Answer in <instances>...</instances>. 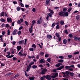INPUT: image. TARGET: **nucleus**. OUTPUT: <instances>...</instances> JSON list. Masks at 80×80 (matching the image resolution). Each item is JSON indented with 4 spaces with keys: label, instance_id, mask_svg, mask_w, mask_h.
Segmentation results:
<instances>
[{
    "label": "nucleus",
    "instance_id": "9d476101",
    "mask_svg": "<svg viewBox=\"0 0 80 80\" xmlns=\"http://www.w3.org/2000/svg\"><path fill=\"white\" fill-rule=\"evenodd\" d=\"M60 65H62V63H58V64L56 65L55 67H59Z\"/></svg>",
    "mask_w": 80,
    "mask_h": 80
},
{
    "label": "nucleus",
    "instance_id": "ddd939ff",
    "mask_svg": "<svg viewBox=\"0 0 80 80\" xmlns=\"http://www.w3.org/2000/svg\"><path fill=\"white\" fill-rule=\"evenodd\" d=\"M39 63H45L44 59H41L39 61Z\"/></svg>",
    "mask_w": 80,
    "mask_h": 80
},
{
    "label": "nucleus",
    "instance_id": "412c9836",
    "mask_svg": "<svg viewBox=\"0 0 80 80\" xmlns=\"http://www.w3.org/2000/svg\"><path fill=\"white\" fill-rule=\"evenodd\" d=\"M50 0H46V5H48V4H49V3H50Z\"/></svg>",
    "mask_w": 80,
    "mask_h": 80
},
{
    "label": "nucleus",
    "instance_id": "a878e982",
    "mask_svg": "<svg viewBox=\"0 0 80 80\" xmlns=\"http://www.w3.org/2000/svg\"><path fill=\"white\" fill-rule=\"evenodd\" d=\"M72 8H69L68 10V12H69V13H70V12H71V11H72Z\"/></svg>",
    "mask_w": 80,
    "mask_h": 80
},
{
    "label": "nucleus",
    "instance_id": "37998d69",
    "mask_svg": "<svg viewBox=\"0 0 80 80\" xmlns=\"http://www.w3.org/2000/svg\"><path fill=\"white\" fill-rule=\"evenodd\" d=\"M48 15H49V17H52V14L50 13H48Z\"/></svg>",
    "mask_w": 80,
    "mask_h": 80
},
{
    "label": "nucleus",
    "instance_id": "1a4fd4ad",
    "mask_svg": "<svg viewBox=\"0 0 80 80\" xmlns=\"http://www.w3.org/2000/svg\"><path fill=\"white\" fill-rule=\"evenodd\" d=\"M64 17H68V12H64Z\"/></svg>",
    "mask_w": 80,
    "mask_h": 80
},
{
    "label": "nucleus",
    "instance_id": "8fccbe9b",
    "mask_svg": "<svg viewBox=\"0 0 80 80\" xmlns=\"http://www.w3.org/2000/svg\"><path fill=\"white\" fill-rule=\"evenodd\" d=\"M25 23L26 25L27 26H28V22H27L26 21H25Z\"/></svg>",
    "mask_w": 80,
    "mask_h": 80
},
{
    "label": "nucleus",
    "instance_id": "bb28decb",
    "mask_svg": "<svg viewBox=\"0 0 80 80\" xmlns=\"http://www.w3.org/2000/svg\"><path fill=\"white\" fill-rule=\"evenodd\" d=\"M0 14V15L1 17H3V16H4V15H5V12H2Z\"/></svg>",
    "mask_w": 80,
    "mask_h": 80
},
{
    "label": "nucleus",
    "instance_id": "c85d7f7f",
    "mask_svg": "<svg viewBox=\"0 0 80 80\" xmlns=\"http://www.w3.org/2000/svg\"><path fill=\"white\" fill-rule=\"evenodd\" d=\"M35 63H34V62H31L29 64V66H31V65H34Z\"/></svg>",
    "mask_w": 80,
    "mask_h": 80
},
{
    "label": "nucleus",
    "instance_id": "4c0bfd02",
    "mask_svg": "<svg viewBox=\"0 0 80 80\" xmlns=\"http://www.w3.org/2000/svg\"><path fill=\"white\" fill-rule=\"evenodd\" d=\"M58 58H61V59H63L64 58V57L62 56H58Z\"/></svg>",
    "mask_w": 80,
    "mask_h": 80
},
{
    "label": "nucleus",
    "instance_id": "e2e57ef3",
    "mask_svg": "<svg viewBox=\"0 0 80 80\" xmlns=\"http://www.w3.org/2000/svg\"><path fill=\"white\" fill-rule=\"evenodd\" d=\"M6 33V32H5V31H3L2 32V35H4Z\"/></svg>",
    "mask_w": 80,
    "mask_h": 80
},
{
    "label": "nucleus",
    "instance_id": "4be33fe9",
    "mask_svg": "<svg viewBox=\"0 0 80 80\" xmlns=\"http://www.w3.org/2000/svg\"><path fill=\"white\" fill-rule=\"evenodd\" d=\"M0 21L4 23V22H5L6 20H5V19L2 18L0 19Z\"/></svg>",
    "mask_w": 80,
    "mask_h": 80
},
{
    "label": "nucleus",
    "instance_id": "603ef678",
    "mask_svg": "<svg viewBox=\"0 0 80 80\" xmlns=\"http://www.w3.org/2000/svg\"><path fill=\"white\" fill-rule=\"evenodd\" d=\"M68 70L69 71H70L71 72H72L73 70V69L72 68H70L68 69Z\"/></svg>",
    "mask_w": 80,
    "mask_h": 80
},
{
    "label": "nucleus",
    "instance_id": "c03bdc74",
    "mask_svg": "<svg viewBox=\"0 0 80 80\" xmlns=\"http://www.w3.org/2000/svg\"><path fill=\"white\" fill-rule=\"evenodd\" d=\"M27 39H25L24 40V45H27Z\"/></svg>",
    "mask_w": 80,
    "mask_h": 80
},
{
    "label": "nucleus",
    "instance_id": "cd10ccee",
    "mask_svg": "<svg viewBox=\"0 0 80 80\" xmlns=\"http://www.w3.org/2000/svg\"><path fill=\"white\" fill-rule=\"evenodd\" d=\"M65 68L66 69H69V68H70V66H66L65 67Z\"/></svg>",
    "mask_w": 80,
    "mask_h": 80
},
{
    "label": "nucleus",
    "instance_id": "3c124183",
    "mask_svg": "<svg viewBox=\"0 0 80 80\" xmlns=\"http://www.w3.org/2000/svg\"><path fill=\"white\" fill-rule=\"evenodd\" d=\"M39 67H40V68H43V66L42 65V64H40L39 65Z\"/></svg>",
    "mask_w": 80,
    "mask_h": 80
},
{
    "label": "nucleus",
    "instance_id": "2f4dec72",
    "mask_svg": "<svg viewBox=\"0 0 80 80\" xmlns=\"http://www.w3.org/2000/svg\"><path fill=\"white\" fill-rule=\"evenodd\" d=\"M47 37L48 38H52V36L51 35H47Z\"/></svg>",
    "mask_w": 80,
    "mask_h": 80
},
{
    "label": "nucleus",
    "instance_id": "bf43d9fd",
    "mask_svg": "<svg viewBox=\"0 0 80 80\" xmlns=\"http://www.w3.org/2000/svg\"><path fill=\"white\" fill-rule=\"evenodd\" d=\"M32 11L33 12H35V8H33L32 9Z\"/></svg>",
    "mask_w": 80,
    "mask_h": 80
},
{
    "label": "nucleus",
    "instance_id": "7ed1b4c3",
    "mask_svg": "<svg viewBox=\"0 0 80 80\" xmlns=\"http://www.w3.org/2000/svg\"><path fill=\"white\" fill-rule=\"evenodd\" d=\"M10 52H7L5 56L6 57H8V58H12V57H14V55H13L10 56Z\"/></svg>",
    "mask_w": 80,
    "mask_h": 80
},
{
    "label": "nucleus",
    "instance_id": "5701e85b",
    "mask_svg": "<svg viewBox=\"0 0 80 80\" xmlns=\"http://www.w3.org/2000/svg\"><path fill=\"white\" fill-rule=\"evenodd\" d=\"M32 67L33 69H36V68H37V65H33Z\"/></svg>",
    "mask_w": 80,
    "mask_h": 80
},
{
    "label": "nucleus",
    "instance_id": "4468645a",
    "mask_svg": "<svg viewBox=\"0 0 80 80\" xmlns=\"http://www.w3.org/2000/svg\"><path fill=\"white\" fill-rule=\"evenodd\" d=\"M74 40H76V41H77V40H78V41H80V37H75V38H74Z\"/></svg>",
    "mask_w": 80,
    "mask_h": 80
},
{
    "label": "nucleus",
    "instance_id": "aec40b11",
    "mask_svg": "<svg viewBox=\"0 0 80 80\" xmlns=\"http://www.w3.org/2000/svg\"><path fill=\"white\" fill-rule=\"evenodd\" d=\"M32 47H33V48H34V51H35V50H36V45H35V44H33L32 45Z\"/></svg>",
    "mask_w": 80,
    "mask_h": 80
},
{
    "label": "nucleus",
    "instance_id": "de8ad7c7",
    "mask_svg": "<svg viewBox=\"0 0 80 80\" xmlns=\"http://www.w3.org/2000/svg\"><path fill=\"white\" fill-rule=\"evenodd\" d=\"M30 69V67H28L26 70V72H28Z\"/></svg>",
    "mask_w": 80,
    "mask_h": 80
},
{
    "label": "nucleus",
    "instance_id": "a211bd4d",
    "mask_svg": "<svg viewBox=\"0 0 80 80\" xmlns=\"http://www.w3.org/2000/svg\"><path fill=\"white\" fill-rule=\"evenodd\" d=\"M49 11V12L50 13H52V15H53V13H54V12H53V11L52 10H51L50 9H48Z\"/></svg>",
    "mask_w": 80,
    "mask_h": 80
},
{
    "label": "nucleus",
    "instance_id": "680f3d73",
    "mask_svg": "<svg viewBox=\"0 0 80 80\" xmlns=\"http://www.w3.org/2000/svg\"><path fill=\"white\" fill-rule=\"evenodd\" d=\"M70 72H68V71H66V75H68V74H69Z\"/></svg>",
    "mask_w": 80,
    "mask_h": 80
},
{
    "label": "nucleus",
    "instance_id": "79ce46f5",
    "mask_svg": "<svg viewBox=\"0 0 80 80\" xmlns=\"http://www.w3.org/2000/svg\"><path fill=\"white\" fill-rule=\"evenodd\" d=\"M32 30H33L32 29H31V28H29V31L30 33H32Z\"/></svg>",
    "mask_w": 80,
    "mask_h": 80
},
{
    "label": "nucleus",
    "instance_id": "4d7b16f0",
    "mask_svg": "<svg viewBox=\"0 0 80 80\" xmlns=\"http://www.w3.org/2000/svg\"><path fill=\"white\" fill-rule=\"evenodd\" d=\"M70 75L72 77H73V75H74V73H73L72 72H70Z\"/></svg>",
    "mask_w": 80,
    "mask_h": 80
},
{
    "label": "nucleus",
    "instance_id": "2eb2a0df",
    "mask_svg": "<svg viewBox=\"0 0 80 80\" xmlns=\"http://www.w3.org/2000/svg\"><path fill=\"white\" fill-rule=\"evenodd\" d=\"M22 46H18L17 47V49L18 50V51H19V50H20Z\"/></svg>",
    "mask_w": 80,
    "mask_h": 80
},
{
    "label": "nucleus",
    "instance_id": "6e6552de",
    "mask_svg": "<svg viewBox=\"0 0 80 80\" xmlns=\"http://www.w3.org/2000/svg\"><path fill=\"white\" fill-rule=\"evenodd\" d=\"M64 68V66L62 65L59 68H57V70H62V69L63 68Z\"/></svg>",
    "mask_w": 80,
    "mask_h": 80
},
{
    "label": "nucleus",
    "instance_id": "6ab92c4d",
    "mask_svg": "<svg viewBox=\"0 0 80 80\" xmlns=\"http://www.w3.org/2000/svg\"><path fill=\"white\" fill-rule=\"evenodd\" d=\"M35 77L33 76L32 77H29L28 78L30 80H33L35 79Z\"/></svg>",
    "mask_w": 80,
    "mask_h": 80
},
{
    "label": "nucleus",
    "instance_id": "5fc2aeb1",
    "mask_svg": "<svg viewBox=\"0 0 80 80\" xmlns=\"http://www.w3.org/2000/svg\"><path fill=\"white\" fill-rule=\"evenodd\" d=\"M40 80H45V78L41 77L40 78Z\"/></svg>",
    "mask_w": 80,
    "mask_h": 80
},
{
    "label": "nucleus",
    "instance_id": "b1692460",
    "mask_svg": "<svg viewBox=\"0 0 80 80\" xmlns=\"http://www.w3.org/2000/svg\"><path fill=\"white\" fill-rule=\"evenodd\" d=\"M44 55V52L41 51L39 53V55L41 56H42Z\"/></svg>",
    "mask_w": 80,
    "mask_h": 80
},
{
    "label": "nucleus",
    "instance_id": "72a5a7b5",
    "mask_svg": "<svg viewBox=\"0 0 80 80\" xmlns=\"http://www.w3.org/2000/svg\"><path fill=\"white\" fill-rule=\"evenodd\" d=\"M58 62H59L60 63H63V60L62 59L58 60Z\"/></svg>",
    "mask_w": 80,
    "mask_h": 80
},
{
    "label": "nucleus",
    "instance_id": "423d86ee",
    "mask_svg": "<svg viewBox=\"0 0 80 80\" xmlns=\"http://www.w3.org/2000/svg\"><path fill=\"white\" fill-rule=\"evenodd\" d=\"M18 43L19 44H21V45H23L24 44V40H22L19 41Z\"/></svg>",
    "mask_w": 80,
    "mask_h": 80
},
{
    "label": "nucleus",
    "instance_id": "e433bc0d",
    "mask_svg": "<svg viewBox=\"0 0 80 80\" xmlns=\"http://www.w3.org/2000/svg\"><path fill=\"white\" fill-rule=\"evenodd\" d=\"M64 32L65 33H66V34H68V31H67V30L66 29L64 31Z\"/></svg>",
    "mask_w": 80,
    "mask_h": 80
},
{
    "label": "nucleus",
    "instance_id": "774afa93",
    "mask_svg": "<svg viewBox=\"0 0 80 80\" xmlns=\"http://www.w3.org/2000/svg\"><path fill=\"white\" fill-rule=\"evenodd\" d=\"M59 38L58 39V42H60L61 41V38Z\"/></svg>",
    "mask_w": 80,
    "mask_h": 80
},
{
    "label": "nucleus",
    "instance_id": "49530a36",
    "mask_svg": "<svg viewBox=\"0 0 80 80\" xmlns=\"http://www.w3.org/2000/svg\"><path fill=\"white\" fill-rule=\"evenodd\" d=\"M69 37L70 38H72L73 37V35L72 34H70L69 35Z\"/></svg>",
    "mask_w": 80,
    "mask_h": 80
},
{
    "label": "nucleus",
    "instance_id": "ea45409f",
    "mask_svg": "<svg viewBox=\"0 0 80 80\" xmlns=\"http://www.w3.org/2000/svg\"><path fill=\"white\" fill-rule=\"evenodd\" d=\"M68 58H72V57H73V56H72V55H68Z\"/></svg>",
    "mask_w": 80,
    "mask_h": 80
},
{
    "label": "nucleus",
    "instance_id": "f8f14e48",
    "mask_svg": "<svg viewBox=\"0 0 80 80\" xmlns=\"http://www.w3.org/2000/svg\"><path fill=\"white\" fill-rule=\"evenodd\" d=\"M76 20H78H78H80V15H77L76 16Z\"/></svg>",
    "mask_w": 80,
    "mask_h": 80
},
{
    "label": "nucleus",
    "instance_id": "09e8293b",
    "mask_svg": "<svg viewBox=\"0 0 80 80\" xmlns=\"http://www.w3.org/2000/svg\"><path fill=\"white\" fill-rule=\"evenodd\" d=\"M57 68L56 69H53L52 70V72H57V70H58V69H57Z\"/></svg>",
    "mask_w": 80,
    "mask_h": 80
},
{
    "label": "nucleus",
    "instance_id": "0eeeda50",
    "mask_svg": "<svg viewBox=\"0 0 80 80\" xmlns=\"http://www.w3.org/2000/svg\"><path fill=\"white\" fill-rule=\"evenodd\" d=\"M59 16L63 17H64V12H59Z\"/></svg>",
    "mask_w": 80,
    "mask_h": 80
},
{
    "label": "nucleus",
    "instance_id": "58836bf2",
    "mask_svg": "<svg viewBox=\"0 0 80 80\" xmlns=\"http://www.w3.org/2000/svg\"><path fill=\"white\" fill-rule=\"evenodd\" d=\"M51 60H52V59H51V58H48L47 59V61L48 62H50V61H51Z\"/></svg>",
    "mask_w": 80,
    "mask_h": 80
},
{
    "label": "nucleus",
    "instance_id": "a19ab883",
    "mask_svg": "<svg viewBox=\"0 0 80 80\" xmlns=\"http://www.w3.org/2000/svg\"><path fill=\"white\" fill-rule=\"evenodd\" d=\"M7 35H10V30H8V31H7Z\"/></svg>",
    "mask_w": 80,
    "mask_h": 80
},
{
    "label": "nucleus",
    "instance_id": "338daca9",
    "mask_svg": "<svg viewBox=\"0 0 80 80\" xmlns=\"http://www.w3.org/2000/svg\"><path fill=\"white\" fill-rule=\"evenodd\" d=\"M21 31H19L18 32V34L19 35H20L21 34Z\"/></svg>",
    "mask_w": 80,
    "mask_h": 80
},
{
    "label": "nucleus",
    "instance_id": "864d4df0",
    "mask_svg": "<svg viewBox=\"0 0 80 80\" xmlns=\"http://www.w3.org/2000/svg\"><path fill=\"white\" fill-rule=\"evenodd\" d=\"M79 52H74L73 53L74 55H77V54H79Z\"/></svg>",
    "mask_w": 80,
    "mask_h": 80
},
{
    "label": "nucleus",
    "instance_id": "6e6d98bb",
    "mask_svg": "<svg viewBox=\"0 0 80 80\" xmlns=\"http://www.w3.org/2000/svg\"><path fill=\"white\" fill-rule=\"evenodd\" d=\"M17 23H18V24H21V21H20V20H19L18 21Z\"/></svg>",
    "mask_w": 80,
    "mask_h": 80
},
{
    "label": "nucleus",
    "instance_id": "f257e3e1",
    "mask_svg": "<svg viewBox=\"0 0 80 80\" xmlns=\"http://www.w3.org/2000/svg\"><path fill=\"white\" fill-rule=\"evenodd\" d=\"M58 72H54L52 73V75L53 76H50V75H47L46 76H43V77L45 78H46L47 80H51V78H55L57 77H58Z\"/></svg>",
    "mask_w": 80,
    "mask_h": 80
},
{
    "label": "nucleus",
    "instance_id": "9b49d317",
    "mask_svg": "<svg viewBox=\"0 0 80 80\" xmlns=\"http://www.w3.org/2000/svg\"><path fill=\"white\" fill-rule=\"evenodd\" d=\"M17 30L16 29H15L13 32L12 35H17Z\"/></svg>",
    "mask_w": 80,
    "mask_h": 80
},
{
    "label": "nucleus",
    "instance_id": "f704fd0d",
    "mask_svg": "<svg viewBox=\"0 0 80 80\" xmlns=\"http://www.w3.org/2000/svg\"><path fill=\"white\" fill-rule=\"evenodd\" d=\"M29 50L31 52H33V51H34V49L33 48H29Z\"/></svg>",
    "mask_w": 80,
    "mask_h": 80
},
{
    "label": "nucleus",
    "instance_id": "a18cd8bd",
    "mask_svg": "<svg viewBox=\"0 0 80 80\" xmlns=\"http://www.w3.org/2000/svg\"><path fill=\"white\" fill-rule=\"evenodd\" d=\"M19 76V75H18V74H17L15 75V76H14V78H17V77H18Z\"/></svg>",
    "mask_w": 80,
    "mask_h": 80
},
{
    "label": "nucleus",
    "instance_id": "39448f33",
    "mask_svg": "<svg viewBox=\"0 0 80 80\" xmlns=\"http://www.w3.org/2000/svg\"><path fill=\"white\" fill-rule=\"evenodd\" d=\"M7 21L8 23H12V19L11 18H7Z\"/></svg>",
    "mask_w": 80,
    "mask_h": 80
},
{
    "label": "nucleus",
    "instance_id": "473e14b6",
    "mask_svg": "<svg viewBox=\"0 0 80 80\" xmlns=\"http://www.w3.org/2000/svg\"><path fill=\"white\" fill-rule=\"evenodd\" d=\"M67 39H64L63 40V42L64 44H66L67 43Z\"/></svg>",
    "mask_w": 80,
    "mask_h": 80
},
{
    "label": "nucleus",
    "instance_id": "f03ea898",
    "mask_svg": "<svg viewBox=\"0 0 80 80\" xmlns=\"http://www.w3.org/2000/svg\"><path fill=\"white\" fill-rule=\"evenodd\" d=\"M22 50H21L18 53V55H19L20 57H22V56H26V55H27L28 53L27 52L22 54Z\"/></svg>",
    "mask_w": 80,
    "mask_h": 80
},
{
    "label": "nucleus",
    "instance_id": "c9c22d12",
    "mask_svg": "<svg viewBox=\"0 0 80 80\" xmlns=\"http://www.w3.org/2000/svg\"><path fill=\"white\" fill-rule=\"evenodd\" d=\"M16 9L17 11H20L21 9V8H20V7H18Z\"/></svg>",
    "mask_w": 80,
    "mask_h": 80
},
{
    "label": "nucleus",
    "instance_id": "c756f323",
    "mask_svg": "<svg viewBox=\"0 0 80 80\" xmlns=\"http://www.w3.org/2000/svg\"><path fill=\"white\" fill-rule=\"evenodd\" d=\"M55 35L58 38H59V37H60V35L58 33H56Z\"/></svg>",
    "mask_w": 80,
    "mask_h": 80
},
{
    "label": "nucleus",
    "instance_id": "69168bd1",
    "mask_svg": "<svg viewBox=\"0 0 80 80\" xmlns=\"http://www.w3.org/2000/svg\"><path fill=\"white\" fill-rule=\"evenodd\" d=\"M56 28L57 29H59V28H60V26H59V25H57L56 26Z\"/></svg>",
    "mask_w": 80,
    "mask_h": 80
},
{
    "label": "nucleus",
    "instance_id": "393cba45",
    "mask_svg": "<svg viewBox=\"0 0 80 80\" xmlns=\"http://www.w3.org/2000/svg\"><path fill=\"white\" fill-rule=\"evenodd\" d=\"M60 23L61 25H64V22L63 20H61L60 21Z\"/></svg>",
    "mask_w": 80,
    "mask_h": 80
},
{
    "label": "nucleus",
    "instance_id": "0e129e2a",
    "mask_svg": "<svg viewBox=\"0 0 80 80\" xmlns=\"http://www.w3.org/2000/svg\"><path fill=\"white\" fill-rule=\"evenodd\" d=\"M12 43L13 45H15V43H16V42L15 41H13Z\"/></svg>",
    "mask_w": 80,
    "mask_h": 80
},
{
    "label": "nucleus",
    "instance_id": "052dcab7",
    "mask_svg": "<svg viewBox=\"0 0 80 80\" xmlns=\"http://www.w3.org/2000/svg\"><path fill=\"white\" fill-rule=\"evenodd\" d=\"M45 56L46 58H47V57L49 56V54H47L45 55Z\"/></svg>",
    "mask_w": 80,
    "mask_h": 80
},
{
    "label": "nucleus",
    "instance_id": "7c9ffc66",
    "mask_svg": "<svg viewBox=\"0 0 80 80\" xmlns=\"http://www.w3.org/2000/svg\"><path fill=\"white\" fill-rule=\"evenodd\" d=\"M55 22L53 23L52 25V28H54L55 27Z\"/></svg>",
    "mask_w": 80,
    "mask_h": 80
},
{
    "label": "nucleus",
    "instance_id": "dca6fc26",
    "mask_svg": "<svg viewBox=\"0 0 80 80\" xmlns=\"http://www.w3.org/2000/svg\"><path fill=\"white\" fill-rule=\"evenodd\" d=\"M42 22V21L39 20L36 23L38 25H39V24H40Z\"/></svg>",
    "mask_w": 80,
    "mask_h": 80
},
{
    "label": "nucleus",
    "instance_id": "20e7f679",
    "mask_svg": "<svg viewBox=\"0 0 80 80\" xmlns=\"http://www.w3.org/2000/svg\"><path fill=\"white\" fill-rule=\"evenodd\" d=\"M47 70L46 69H43L42 72H40V74H42V75H44L45 74V72H47Z\"/></svg>",
    "mask_w": 80,
    "mask_h": 80
},
{
    "label": "nucleus",
    "instance_id": "f3484780",
    "mask_svg": "<svg viewBox=\"0 0 80 80\" xmlns=\"http://www.w3.org/2000/svg\"><path fill=\"white\" fill-rule=\"evenodd\" d=\"M36 23V20H33L32 22V26H33Z\"/></svg>",
    "mask_w": 80,
    "mask_h": 80
},
{
    "label": "nucleus",
    "instance_id": "13d9d810",
    "mask_svg": "<svg viewBox=\"0 0 80 80\" xmlns=\"http://www.w3.org/2000/svg\"><path fill=\"white\" fill-rule=\"evenodd\" d=\"M67 8H64L63 9V12H67Z\"/></svg>",
    "mask_w": 80,
    "mask_h": 80
}]
</instances>
